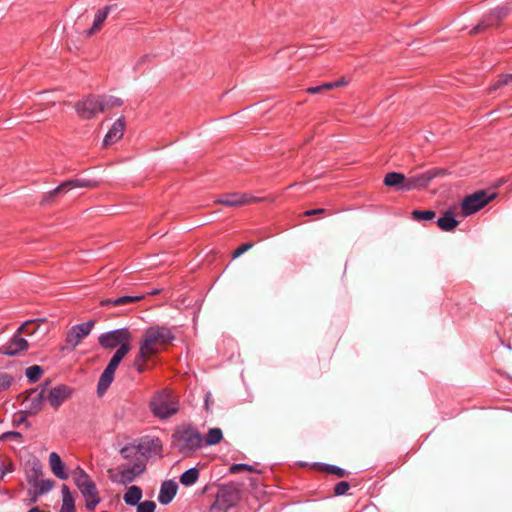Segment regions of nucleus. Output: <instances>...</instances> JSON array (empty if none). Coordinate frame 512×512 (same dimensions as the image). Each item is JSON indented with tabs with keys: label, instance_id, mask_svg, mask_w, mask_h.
Segmentation results:
<instances>
[{
	"label": "nucleus",
	"instance_id": "nucleus-1",
	"mask_svg": "<svg viewBox=\"0 0 512 512\" xmlns=\"http://www.w3.org/2000/svg\"><path fill=\"white\" fill-rule=\"evenodd\" d=\"M174 338L172 330L166 326L148 327L143 333L138 354L133 361V367L136 371L143 373L147 369L148 361L161 352Z\"/></svg>",
	"mask_w": 512,
	"mask_h": 512
},
{
	"label": "nucleus",
	"instance_id": "nucleus-2",
	"mask_svg": "<svg viewBox=\"0 0 512 512\" xmlns=\"http://www.w3.org/2000/svg\"><path fill=\"white\" fill-rule=\"evenodd\" d=\"M71 478L85 500L86 509L94 511L101 502V497L95 482L85 470L79 466L71 472Z\"/></svg>",
	"mask_w": 512,
	"mask_h": 512
},
{
	"label": "nucleus",
	"instance_id": "nucleus-3",
	"mask_svg": "<svg viewBox=\"0 0 512 512\" xmlns=\"http://www.w3.org/2000/svg\"><path fill=\"white\" fill-rule=\"evenodd\" d=\"M149 407L155 417L167 419L178 412L179 403L169 390L164 389L152 397Z\"/></svg>",
	"mask_w": 512,
	"mask_h": 512
},
{
	"label": "nucleus",
	"instance_id": "nucleus-4",
	"mask_svg": "<svg viewBox=\"0 0 512 512\" xmlns=\"http://www.w3.org/2000/svg\"><path fill=\"white\" fill-rule=\"evenodd\" d=\"M173 438L179 451L184 454L194 452L203 447V436L191 427L178 430Z\"/></svg>",
	"mask_w": 512,
	"mask_h": 512
},
{
	"label": "nucleus",
	"instance_id": "nucleus-5",
	"mask_svg": "<svg viewBox=\"0 0 512 512\" xmlns=\"http://www.w3.org/2000/svg\"><path fill=\"white\" fill-rule=\"evenodd\" d=\"M100 346L104 349L122 348L131 349L132 334L128 328H119L112 331L102 333L98 337Z\"/></svg>",
	"mask_w": 512,
	"mask_h": 512
},
{
	"label": "nucleus",
	"instance_id": "nucleus-6",
	"mask_svg": "<svg viewBox=\"0 0 512 512\" xmlns=\"http://www.w3.org/2000/svg\"><path fill=\"white\" fill-rule=\"evenodd\" d=\"M131 349H127L126 346L122 348H118L113 356L111 357L108 365L104 369L103 373L101 374L98 385H97V392L99 395H103L108 387L111 385V383L114 380V374L117 370L120 362L123 360V358L129 353Z\"/></svg>",
	"mask_w": 512,
	"mask_h": 512
},
{
	"label": "nucleus",
	"instance_id": "nucleus-7",
	"mask_svg": "<svg viewBox=\"0 0 512 512\" xmlns=\"http://www.w3.org/2000/svg\"><path fill=\"white\" fill-rule=\"evenodd\" d=\"M161 448L162 446L159 439H151L140 443L138 446L126 445L121 449L120 454L129 462L128 464L132 465L137 462H145L144 455L148 450L153 449L154 451H157Z\"/></svg>",
	"mask_w": 512,
	"mask_h": 512
},
{
	"label": "nucleus",
	"instance_id": "nucleus-8",
	"mask_svg": "<svg viewBox=\"0 0 512 512\" xmlns=\"http://www.w3.org/2000/svg\"><path fill=\"white\" fill-rule=\"evenodd\" d=\"M495 196V193L488 194L484 190L477 191L471 195L466 196L460 204V214L463 217H467L476 213L477 211L485 207L490 201H492L495 198Z\"/></svg>",
	"mask_w": 512,
	"mask_h": 512
},
{
	"label": "nucleus",
	"instance_id": "nucleus-9",
	"mask_svg": "<svg viewBox=\"0 0 512 512\" xmlns=\"http://www.w3.org/2000/svg\"><path fill=\"white\" fill-rule=\"evenodd\" d=\"M76 111L83 119H92L106 109L105 99L96 95H89L77 102Z\"/></svg>",
	"mask_w": 512,
	"mask_h": 512
},
{
	"label": "nucleus",
	"instance_id": "nucleus-10",
	"mask_svg": "<svg viewBox=\"0 0 512 512\" xmlns=\"http://www.w3.org/2000/svg\"><path fill=\"white\" fill-rule=\"evenodd\" d=\"M146 468L145 462H137L136 464H122L116 468V473L110 475L112 482L127 485L133 482L139 475H141Z\"/></svg>",
	"mask_w": 512,
	"mask_h": 512
},
{
	"label": "nucleus",
	"instance_id": "nucleus-11",
	"mask_svg": "<svg viewBox=\"0 0 512 512\" xmlns=\"http://www.w3.org/2000/svg\"><path fill=\"white\" fill-rule=\"evenodd\" d=\"M511 9L507 7H497L486 14L482 20L470 31L471 34L483 32L485 29L498 26L501 21L508 16Z\"/></svg>",
	"mask_w": 512,
	"mask_h": 512
},
{
	"label": "nucleus",
	"instance_id": "nucleus-12",
	"mask_svg": "<svg viewBox=\"0 0 512 512\" xmlns=\"http://www.w3.org/2000/svg\"><path fill=\"white\" fill-rule=\"evenodd\" d=\"M237 493L232 490L223 489L217 493L214 503L209 512H228L237 502Z\"/></svg>",
	"mask_w": 512,
	"mask_h": 512
},
{
	"label": "nucleus",
	"instance_id": "nucleus-13",
	"mask_svg": "<svg viewBox=\"0 0 512 512\" xmlns=\"http://www.w3.org/2000/svg\"><path fill=\"white\" fill-rule=\"evenodd\" d=\"M258 198L240 192L228 193L220 196L215 200L216 204H221L227 207H240L252 202L257 201Z\"/></svg>",
	"mask_w": 512,
	"mask_h": 512
},
{
	"label": "nucleus",
	"instance_id": "nucleus-14",
	"mask_svg": "<svg viewBox=\"0 0 512 512\" xmlns=\"http://www.w3.org/2000/svg\"><path fill=\"white\" fill-rule=\"evenodd\" d=\"M94 323L95 322L93 320H89L87 322L72 326L71 329L67 332L66 343L72 348H75L84 337L90 334Z\"/></svg>",
	"mask_w": 512,
	"mask_h": 512
},
{
	"label": "nucleus",
	"instance_id": "nucleus-15",
	"mask_svg": "<svg viewBox=\"0 0 512 512\" xmlns=\"http://www.w3.org/2000/svg\"><path fill=\"white\" fill-rule=\"evenodd\" d=\"M439 175L437 169L429 170L424 173L407 177V183L404 187L407 191L416 189H425L430 182Z\"/></svg>",
	"mask_w": 512,
	"mask_h": 512
},
{
	"label": "nucleus",
	"instance_id": "nucleus-16",
	"mask_svg": "<svg viewBox=\"0 0 512 512\" xmlns=\"http://www.w3.org/2000/svg\"><path fill=\"white\" fill-rule=\"evenodd\" d=\"M28 347L29 344L27 340L16 332L7 343L0 346V354L15 356L21 352L26 351Z\"/></svg>",
	"mask_w": 512,
	"mask_h": 512
},
{
	"label": "nucleus",
	"instance_id": "nucleus-17",
	"mask_svg": "<svg viewBox=\"0 0 512 512\" xmlns=\"http://www.w3.org/2000/svg\"><path fill=\"white\" fill-rule=\"evenodd\" d=\"M41 475L40 468H34L33 474L29 475L27 478L28 483L35 488V497L32 499L33 502L37 500V497L49 492L53 486L54 482L50 479H39Z\"/></svg>",
	"mask_w": 512,
	"mask_h": 512
},
{
	"label": "nucleus",
	"instance_id": "nucleus-18",
	"mask_svg": "<svg viewBox=\"0 0 512 512\" xmlns=\"http://www.w3.org/2000/svg\"><path fill=\"white\" fill-rule=\"evenodd\" d=\"M72 389L67 385H58L50 389L46 400L53 408H58L70 398Z\"/></svg>",
	"mask_w": 512,
	"mask_h": 512
},
{
	"label": "nucleus",
	"instance_id": "nucleus-19",
	"mask_svg": "<svg viewBox=\"0 0 512 512\" xmlns=\"http://www.w3.org/2000/svg\"><path fill=\"white\" fill-rule=\"evenodd\" d=\"M97 186H98V183L93 180L71 179V180H67V181L61 183L59 186H57L55 189H53L50 192V196L54 197L55 195H57L59 193H65L74 188H83V187L95 188Z\"/></svg>",
	"mask_w": 512,
	"mask_h": 512
},
{
	"label": "nucleus",
	"instance_id": "nucleus-20",
	"mask_svg": "<svg viewBox=\"0 0 512 512\" xmlns=\"http://www.w3.org/2000/svg\"><path fill=\"white\" fill-rule=\"evenodd\" d=\"M125 127L126 125L124 118L120 117L117 119L105 135L103 146L107 147L118 142L124 135Z\"/></svg>",
	"mask_w": 512,
	"mask_h": 512
},
{
	"label": "nucleus",
	"instance_id": "nucleus-21",
	"mask_svg": "<svg viewBox=\"0 0 512 512\" xmlns=\"http://www.w3.org/2000/svg\"><path fill=\"white\" fill-rule=\"evenodd\" d=\"M45 399L43 391L31 392L26 396L23 404L29 414L35 415L43 408Z\"/></svg>",
	"mask_w": 512,
	"mask_h": 512
},
{
	"label": "nucleus",
	"instance_id": "nucleus-22",
	"mask_svg": "<svg viewBox=\"0 0 512 512\" xmlns=\"http://www.w3.org/2000/svg\"><path fill=\"white\" fill-rule=\"evenodd\" d=\"M178 486L173 480L164 481L161 485L158 495V501L163 504H169L177 493Z\"/></svg>",
	"mask_w": 512,
	"mask_h": 512
},
{
	"label": "nucleus",
	"instance_id": "nucleus-23",
	"mask_svg": "<svg viewBox=\"0 0 512 512\" xmlns=\"http://www.w3.org/2000/svg\"><path fill=\"white\" fill-rule=\"evenodd\" d=\"M384 185L393 187L400 191H407L404 187L407 183V177L400 172H388L383 180Z\"/></svg>",
	"mask_w": 512,
	"mask_h": 512
},
{
	"label": "nucleus",
	"instance_id": "nucleus-24",
	"mask_svg": "<svg viewBox=\"0 0 512 512\" xmlns=\"http://www.w3.org/2000/svg\"><path fill=\"white\" fill-rule=\"evenodd\" d=\"M49 464L51 471L59 479L66 480L69 477V474L65 471L64 463L56 452L50 453Z\"/></svg>",
	"mask_w": 512,
	"mask_h": 512
},
{
	"label": "nucleus",
	"instance_id": "nucleus-25",
	"mask_svg": "<svg viewBox=\"0 0 512 512\" xmlns=\"http://www.w3.org/2000/svg\"><path fill=\"white\" fill-rule=\"evenodd\" d=\"M110 11V7L105 6L102 9H99L97 13L95 14L93 24L90 29L86 31V36L90 37L96 32L100 31L102 28L103 23L108 17Z\"/></svg>",
	"mask_w": 512,
	"mask_h": 512
},
{
	"label": "nucleus",
	"instance_id": "nucleus-26",
	"mask_svg": "<svg viewBox=\"0 0 512 512\" xmlns=\"http://www.w3.org/2000/svg\"><path fill=\"white\" fill-rule=\"evenodd\" d=\"M459 222L455 219L454 213L450 210L446 211L444 215L437 220V225L442 231H453Z\"/></svg>",
	"mask_w": 512,
	"mask_h": 512
},
{
	"label": "nucleus",
	"instance_id": "nucleus-27",
	"mask_svg": "<svg viewBox=\"0 0 512 512\" xmlns=\"http://www.w3.org/2000/svg\"><path fill=\"white\" fill-rule=\"evenodd\" d=\"M62 506L59 512H75L74 497L66 484L61 487Z\"/></svg>",
	"mask_w": 512,
	"mask_h": 512
},
{
	"label": "nucleus",
	"instance_id": "nucleus-28",
	"mask_svg": "<svg viewBox=\"0 0 512 512\" xmlns=\"http://www.w3.org/2000/svg\"><path fill=\"white\" fill-rule=\"evenodd\" d=\"M144 298L142 295L138 296H121L115 299H104L100 301L101 306H121V305H127L130 303H134L137 301H140Z\"/></svg>",
	"mask_w": 512,
	"mask_h": 512
},
{
	"label": "nucleus",
	"instance_id": "nucleus-29",
	"mask_svg": "<svg viewBox=\"0 0 512 512\" xmlns=\"http://www.w3.org/2000/svg\"><path fill=\"white\" fill-rule=\"evenodd\" d=\"M142 498V489L139 486H130L123 496L124 502L129 506H137Z\"/></svg>",
	"mask_w": 512,
	"mask_h": 512
},
{
	"label": "nucleus",
	"instance_id": "nucleus-30",
	"mask_svg": "<svg viewBox=\"0 0 512 512\" xmlns=\"http://www.w3.org/2000/svg\"><path fill=\"white\" fill-rule=\"evenodd\" d=\"M223 439V433L220 428H210L205 437H203V447L212 446L220 443Z\"/></svg>",
	"mask_w": 512,
	"mask_h": 512
},
{
	"label": "nucleus",
	"instance_id": "nucleus-31",
	"mask_svg": "<svg viewBox=\"0 0 512 512\" xmlns=\"http://www.w3.org/2000/svg\"><path fill=\"white\" fill-rule=\"evenodd\" d=\"M199 479V470L192 467L180 476V483L186 487L194 485Z\"/></svg>",
	"mask_w": 512,
	"mask_h": 512
},
{
	"label": "nucleus",
	"instance_id": "nucleus-32",
	"mask_svg": "<svg viewBox=\"0 0 512 512\" xmlns=\"http://www.w3.org/2000/svg\"><path fill=\"white\" fill-rule=\"evenodd\" d=\"M436 216V213L432 210H413L412 218L417 221L421 220H432Z\"/></svg>",
	"mask_w": 512,
	"mask_h": 512
},
{
	"label": "nucleus",
	"instance_id": "nucleus-33",
	"mask_svg": "<svg viewBox=\"0 0 512 512\" xmlns=\"http://www.w3.org/2000/svg\"><path fill=\"white\" fill-rule=\"evenodd\" d=\"M321 470L327 474L336 475L340 478L347 475V472L343 468L331 464H323Z\"/></svg>",
	"mask_w": 512,
	"mask_h": 512
},
{
	"label": "nucleus",
	"instance_id": "nucleus-34",
	"mask_svg": "<svg viewBox=\"0 0 512 512\" xmlns=\"http://www.w3.org/2000/svg\"><path fill=\"white\" fill-rule=\"evenodd\" d=\"M38 328V325H36L35 323V320H28L26 321L25 323H23L18 329H17V333H19L20 335L22 333H26V334H34L36 332Z\"/></svg>",
	"mask_w": 512,
	"mask_h": 512
},
{
	"label": "nucleus",
	"instance_id": "nucleus-35",
	"mask_svg": "<svg viewBox=\"0 0 512 512\" xmlns=\"http://www.w3.org/2000/svg\"><path fill=\"white\" fill-rule=\"evenodd\" d=\"M43 373V370L38 365L30 366L26 369V376L31 382L37 381Z\"/></svg>",
	"mask_w": 512,
	"mask_h": 512
},
{
	"label": "nucleus",
	"instance_id": "nucleus-36",
	"mask_svg": "<svg viewBox=\"0 0 512 512\" xmlns=\"http://www.w3.org/2000/svg\"><path fill=\"white\" fill-rule=\"evenodd\" d=\"M229 471L232 474H236V473H239L242 471L254 472L256 470L253 466H251L249 464L237 463V464L231 465L229 468Z\"/></svg>",
	"mask_w": 512,
	"mask_h": 512
},
{
	"label": "nucleus",
	"instance_id": "nucleus-37",
	"mask_svg": "<svg viewBox=\"0 0 512 512\" xmlns=\"http://www.w3.org/2000/svg\"><path fill=\"white\" fill-rule=\"evenodd\" d=\"M13 381V377L6 372H0V392L7 390Z\"/></svg>",
	"mask_w": 512,
	"mask_h": 512
},
{
	"label": "nucleus",
	"instance_id": "nucleus-38",
	"mask_svg": "<svg viewBox=\"0 0 512 512\" xmlns=\"http://www.w3.org/2000/svg\"><path fill=\"white\" fill-rule=\"evenodd\" d=\"M156 508V504L153 501L147 500L144 502H139L137 504V512H154Z\"/></svg>",
	"mask_w": 512,
	"mask_h": 512
},
{
	"label": "nucleus",
	"instance_id": "nucleus-39",
	"mask_svg": "<svg viewBox=\"0 0 512 512\" xmlns=\"http://www.w3.org/2000/svg\"><path fill=\"white\" fill-rule=\"evenodd\" d=\"M350 489V484L347 481L338 482L334 487V494L336 496L345 495Z\"/></svg>",
	"mask_w": 512,
	"mask_h": 512
},
{
	"label": "nucleus",
	"instance_id": "nucleus-40",
	"mask_svg": "<svg viewBox=\"0 0 512 512\" xmlns=\"http://www.w3.org/2000/svg\"><path fill=\"white\" fill-rule=\"evenodd\" d=\"M253 247L252 243H244L240 245L237 249H235L232 253V258L236 259L241 256L243 253L247 252L249 249Z\"/></svg>",
	"mask_w": 512,
	"mask_h": 512
},
{
	"label": "nucleus",
	"instance_id": "nucleus-41",
	"mask_svg": "<svg viewBox=\"0 0 512 512\" xmlns=\"http://www.w3.org/2000/svg\"><path fill=\"white\" fill-rule=\"evenodd\" d=\"M345 84H346V81L344 79H341L339 81L325 83L324 87L326 90H331L333 88L344 86Z\"/></svg>",
	"mask_w": 512,
	"mask_h": 512
},
{
	"label": "nucleus",
	"instance_id": "nucleus-42",
	"mask_svg": "<svg viewBox=\"0 0 512 512\" xmlns=\"http://www.w3.org/2000/svg\"><path fill=\"white\" fill-rule=\"evenodd\" d=\"M106 108L111 106H121L122 100L115 97H110L109 99H105Z\"/></svg>",
	"mask_w": 512,
	"mask_h": 512
},
{
	"label": "nucleus",
	"instance_id": "nucleus-43",
	"mask_svg": "<svg viewBox=\"0 0 512 512\" xmlns=\"http://www.w3.org/2000/svg\"><path fill=\"white\" fill-rule=\"evenodd\" d=\"M509 83H512V74H507L505 76H503L497 83V85L495 86L496 87H499V86H502V85H507Z\"/></svg>",
	"mask_w": 512,
	"mask_h": 512
},
{
	"label": "nucleus",
	"instance_id": "nucleus-44",
	"mask_svg": "<svg viewBox=\"0 0 512 512\" xmlns=\"http://www.w3.org/2000/svg\"><path fill=\"white\" fill-rule=\"evenodd\" d=\"M326 212L324 208L311 209L304 212L305 216L322 215Z\"/></svg>",
	"mask_w": 512,
	"mask_h": 512
},
{
	"label": "nucleus",
	"instance_id": "nucleus-45",
	"mask_svg": "<svg viewBox=\"0 0 512 512\" xmlns=\"http://www.w3.org/2000/svg\"><path fill=\"white\" fill-rule=\"evenodd\" d=\"M323 90H326L325 87H324V84L319 85V86L309 87L307 89V92L310 93V94H317V93H320Z\"/></svg>",
	"mask_w": 512,
	"mask_h": 512
},
{
	"label": "nucleus",
	"instance_id": "nucleus-46",
	"mask_svg": "<svg viewBox=\"0 0 512 512\" xmlns=\"http://www.w3.org/2000/svg\"><path fill=\"white\" fill-rule=\"evenodd\" d=\"M7 435L12 436V437H20L21 436V434L19 432H9V433H7Z\"/></svg>",
	"mask_w": 512,
	"mask_h": 512
},
{
	"label": "nucleus",
	"instance_id": "nucleus-47",
	"mask_svg": "<svg viewBox=\"0 0 512 512\" xmlns=\"http://www.w3.org/2000/svg\"><path fill=\"white\" fill-rule=\"evenodd\" d=\"M28 512H43V511L38 507H33Z\"/></svg>",
	"mask_w": 512,
	"mask_h": 512
},
{
	"label": "nucleus",
	"instance_id": "nucleus-48",
	"mask_svg": "<svg viewBox=\"0 0 512 512\" xmlns=\"http://www.w3.org/2000/svg\"><path fill=\"white\" fill-rule=\"evenodd\" d=\"M6 472H7V469H4V470H3V472H2V474H3V475H5V474H6Z\"/></svg>",
	"mask_w": 512,
	"mask_h": 512
}]
</instances>
